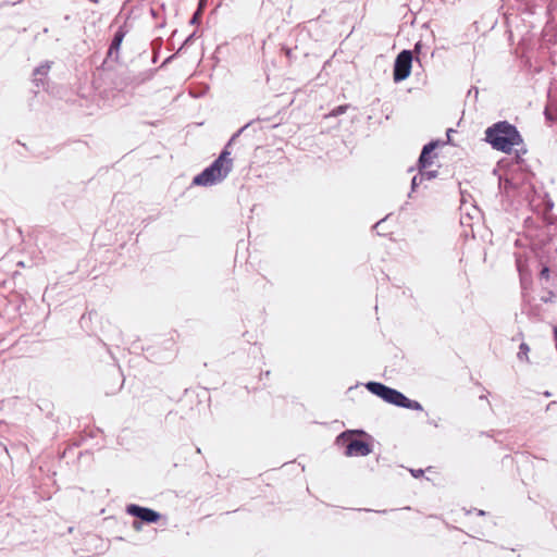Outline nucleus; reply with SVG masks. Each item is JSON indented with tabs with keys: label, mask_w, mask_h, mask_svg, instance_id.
Segmentation results:
<instances>
[{
	"label": "nucleus",
	"mask_w": 557,
	"mask_h": 557,
	"mask_svg": "<svg viewBox=\"0 0 557 557\" xmlns=\"http://www.w3.org/2000/svg\"><path fill=\"white\" fill-rule=\"evenodd\" d=\"M243 132L244 127H240L228 140L218 159H215L210 166L206 168L201 173L194 177L193 184L205 187L212 186L221 183L228 175L233 168L230 147Z\"/></svg>",
	"instance_id": "f257e3e1"
},
{
	"label": "nucleus",
	"mask_w": 557,
	"mask_h": 557,
	"mask_svg": "<svg viewBox=\"0 0 557 557\" xmlns=\"http://www.w3.org/2000/svg\"><path fill=\"white\" fill-rule=\"evenodd\" d=\"M485 140L496 150L510 153L513 147L522 144L517 128L508 122H498L485 131Z\"/></svg>",
	"instance_id": "f03ea898"
},
{
	"label": "nucleus",
	"mask_w": 557,
	"mask_h": 557,
	"mask_svg": "<svg viewBox=\"0 0 557 557\" xmlns=\"http://www.w3.org/2000/svg\"><path fill=\"white\" fill-rule=\"evenodd\" d=\"M366 387L372 394L376 395L377 397L382 398L384 401H386L388 404H392V405H395L398 407H403V408H407V409H411V410H422L423 409L420 403L407 398L400 392H398L392 387H388L382 383L369 382L366 385Z\"/></svg>",
	"instance_id": "7ed1b4c3"
},
{
	"label": "nucleus",
	"mask_w": 557,
	"mask_h": 557,
	"mask_svg": "<svg viewBox=\"0 0 557 557\" xmlns=\"http://www.w3.org/2000/svg\"><path fill=\"white\" fill-rule=\"evenodd\" d=\"M354 432L342 433L336 443L345 446V455L348 457L367 456L371 453V445L364 441L354 438Z\"/></svg>",
	"instance_id": "20e7f679"
},
{
	"label": "nucleus",
	"mask_w": 557,
	"mask_h": 557,
	"mask_svg": "<svg viewBox=\"0 0 557 557\" xmlns=\"http://www.w3.org/2000/svg\"><path fill=\"white\" fill-rule=\"evenodd\" d=\"M435 147V143H430L422 149L421 156L419 158V171L421 177L431 180L436 176L437 171L432 169L434 159L436 158V154L433 153Z\"/></svg>",
	"instance_id": "39448f33"
},
{
	"label": "nucleus",
	"mask_w": 557,
	"mask_h": 557,
	"mask_svg": "<svg viewBox=\"0 0 557 557\" xmlns=\"http://www.w3.org/2000/svg\"><path fill=\"white\" fill-rule=\"evenodd\" d=\"M412 65V53L403 50L395 60L393 77L395 82H401L409 77Z\"/></svg>",
	"instance_id": "423d86ee"
},
{
	"label": "nucleus",
	"mask_w": 557,
	"mask_h": 557,
	"mask_svg": "<svg viewBox=\"0 0 557 557\" xmlns=\"http://www.w3.org/2000/svg\"><path fill=\"white\" fill-rule=\"evenodd\" d=\"M126 512L131 516L139 518L141 521L154 523L160 519V513L146 507L132 504L126 507Z\"/></svg>",
	"instance_id": "0eeeda50"
},
{
	"label": "nucleus",
	"mask_w": 557,
	"mask_h": 557,
	"mask_svg": "<svg viewBox=\"0 0 557 557\" xmlns=\"http://www.w3.org/2000/svg\"><path fill=\"white\" fill-rule=\"evenodd\" d=\"M50 71V63L45 62L44 64L39 65L34 70L33 73V83L36 87H44L45 86V79Z\"/></svg>",
	"instance_id": "6e6552de"
},
{
	"label": "nucleus",
	"mask_w": 557,
	"mask_h": 557,
	"mask_svg": "<svg viewBox=\"0 0 557 557\" xmlns=\"http://www.w3.org/2000/svg\"><path fill=\"white\" fill-rule=\"evenodd\" d=\"M126 35V32L124 30L123 27H120L115 34H114V37L111 41V45L109 47V51H108V55L109 57H113L114 54L117 57L119 54V51H120V47L122 45V41L124 39Z\"/></svg>",
	"instance_id": "1a4fd4ad"
},
{
	"label": "nucleus",
	"mask_w": 557,
	"mask_h": 557,
	"mask_svg": "<svg viewBox=\"0 0 557 557\" xmlns=\"http://www.w3.org/2000/svg\"><path fill=\"white\" fill-rule=\"evenodd\" d=\"M529 350H530L529 346L525 343H522L519 347V352H518L519 359L528 360Z\"/></svg>",
	"instance_id": "9d476101"
},
{
	"label": "nucleus",
	"mask_w": 557,
	"mask_h": 557,
	"mask_svg": "<svg viewBox=\"0 0 557 557\" xmlns=\"http://www.w3.org/2000/svg\"><path fill=\"white\" fill-rule=\"evenodd\" d=\"M200 15H201V11L197 10V11L194 13L193 17H191L190 23H191V24H196V23H198V22H199V18H200Z\"/></svg>",
	"instance_id": "9b49d317"
},
{
	"label": "nucleus",
	"mask_w": 557,
	"mask_h": 557,
	"mask_svg": "<svg viewBox=\"0 0 557 557\" xmlns=\"http://www.w3.org/2000/svg\"><path fill=\"white\" fill-rule=\"evenodd\" d=\"M346 111V107L345 106H339L337 107L334 111H333V115H338V114H342Z\"/></svg>",
	"instance_id": "f8f14e48"
},
{
	"label": "nucleus",
	"mask_w": 557,
	"mask_h": 557,
	"mask_svg": "<svg viewBox=\"0 0 557 557\" xmlns=\"http://www.w3.org/2000/svg\"><path fill=\"white\" fill-rule=\"evenodd\" d=\"M541 277L548 278L549 277V269L547 267H544L540 273Z\"/></svg>",
	"instance_id": "ddd939ff"
},
{
	"label": "nucleus",
	"mask_w": 557,
	"mask_h": 557,
	"mask_svg": "<svg viewBox=\"0 0 557 557\" xmlns=\"http://www.w3.org/2000/svg\"><path fill=\"white\" fill-rule=\"evenodd\" d=\"M545 116H546L548 120H550V121H553V120H554V116H553V114L550 113V111H549V109H548V108H546V109H545Z\"/></svg>",
	"instance_id": "4468645a"
},
{
	"label": "nucleus",
	"mask_w": 557,
	"mask_h": 557,
	"mask_svg": "<svg viewBox=\"0 0 557 557\" xmlns=\"http://www.w3.org/2000/svg\"><path fill=\"white\" fill-rule=\"evenodd\" d=\"M207 0H199L198 9L199 11H202L203 7L206 5Z\"/></svg>",
	"instance_id": "2eb2a0df"
},
{
	"label": "nucleus",
	"mask_w": 557,
	"mask_h": 557,
	"mask_svg": "<svg viewBox=\"0 0 557 557\" xmlns=\"http://www.w3.org/2000/svg\"><path fill=\"white\" fill-rule=\"evenodd\" d=\"M412 474H413V476L419 478L420 475L423 474V471L422 470H417V471L412 470Z\"/></svg>",
	"instance_id": "dca6fc26"
},
{
	"label": "nucleus",
	"mask_w": 557,
	"mask_h": 557,
	"mask_svg": "<svg viewBox=\"0 0 557 557\" xmlns=\"http://www.w3.org/2000/svg\"><path fill=\"white\" fill-rule=\"evenodd\" d=\"M554 335H555V342H556V348H557V326L554 330Z\"/></svg>",
	"instance_id": "f3484780"
},
{
	"label": "nucleus",
	"mask_w": 557,
	"mask_h": 557,
	"mask_svg": "<svg viewBox=\"0 0 557 557\" xmlns=\"http://www.w3.org/2000/svg\"><path fill=\"white\" fill-rule=\"evenodd\" d=\"M134 528L138 530V529L140 528V524H139L138 522H136V521H135V522H134Z\"/></svg>",
	"instance_id": "a211bd4d"
}]
</instances>
